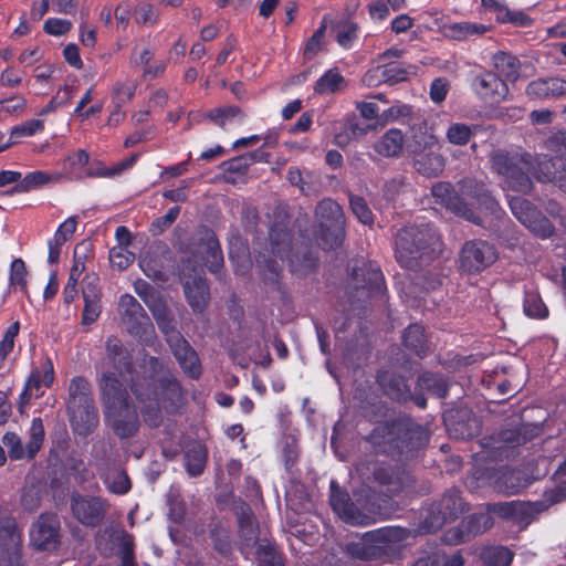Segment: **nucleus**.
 Wrapping results in <instances>:
<instances>
[{
  "instance_id": "1",
  "label": "nucleus",
  "mask_w": 566,
  "mask_h": 566,
  "mask_svg": "<svg viewBox=\"0 0 566 566\" xmlns=\"http://www.w3.org/2000/svg\"><path fill=\"white\" fill-rule=\"evenodd\" d=\"M367 482L378 484L386 490V493L377 492L370 485L365 486L356 494L358 509L368 516L369 524L375 522L376 517H387L398 503L394 497L412 499L418 495L417 481L408 467V462H396L390 465L388 462H381V465L375 467Z\"/></svg>"
},
{
  "instance_id": "2",
  "label": "nucleus",
  "mask_w": 566,
  "mask_h": 566,
  "mask_svg": "<svg viewBox=\"0 0 566 566\" xmlns=\"http://www.w3.org/2000/svg\"><path fill=\"white\" fill-rule=\"evenodd\" d=\"M145 376L132 379V390L139 401L145 422L158 427L163 420V410L169 411L180 399L177 380L164 373L163 365L149 357L143 366Z\"/></svg>"
},
{
  "instance_id": "3",
  "label": "nucleus",
  "mask_w": 566,
  "mask_h": 566,
  "mask_svg": "<svg viewBox=\"0 0 566 566\" xmlns=\"http://www.w3.org/2000/svg\"><path fill=\"white\" fill-rule=\"evenodd\" d=\"M99 388L105 407L107 422L120 438H127L137 432L139 420L137 411L128 403V395L119 378L111 371H104Z\"/></svg>"
},
{
  "instance_id": "4",
  "label": "nucleus",
  "mask_w": 566,
  "mask_h": 566,
  "mask_svg": "<svg viewBox=\"0 0 566 566\" xmlns=\"http://www.w3.org/2000/svg\"><path fill=\"white\" fill-rule=\"evenodd\" d=\"M530 512L531 502L512 501L488 504L485 511L474 512L462 518L458 525L446 530L441 541L447 545H460L469 542L472 537L483 534L494 524L492 513L510 518L518 513L528 515Z\"/></svg>"
},
{
  "instance_id": "5",
  "label": "nucleus",
  "mask_w": 566,
  "mask_h": 566,
  "mask_svg": "<svg viewBox=\"0 0 566 566\" xmlns=\"http://www.w3.org/2000/svg\"><path fill=\"white\" fill-rule=\"evenodd\" d=\"M469 188H471V185H463L461 187L462 193L470 200V205H478V213L468 207V202H464L454 195L450 184L439 182L434 185L432 187V195L449 210L476 224L483 223V218L488 216H500V208L496 200L486 190L480 189L473 193Z\"/></svg>"
},
{
  "instance_id": "6",
  "label": "nucleus",
  "mask_w": 566,
  "mask_h": 566,
  "mask_svg": "<svg viewBox=\"0 0 566 566\" xmlns=\"http://www.w3.org/2000/svg\"><path fill=\"white\" fill-rule=\"evenodd\" d=\"M411 532L401 526H384L366 532L357 542L347 544V553L363 562H386L394 546L409 538Z\"/></svg>"
},
{
  "instance_id": "7",
  "label": "nucleus",
  "mask_w": 566,
  "mask_h": 566,
  "mask_svg": "<svg viewBox=\"0 0 566 566\" xmlns=\"http://www.w3.org/2000/svg\"><path fill=\"white\" fill-rule=\"evenodd\" d=\"M488 462H475L467 484L471 489L492 486L503 494H516L530 483V476L522 470L512 469L507 464L495 469L484 465Z\"/></svg>"
},
{
  "instance_id": "8",
  "label": "nucleus",
  "mask_w": 566,
  "mask_h": 566,
  "mask_svg": "<svg viewBox=\"0 0 566 566\" xmlns=\"http://www.w3.org/2000/svg\"><path fill=\"white\" fill-rule=\"evenodd\" d=\"M491 169L503 178L507 191L522 192L530 188V159L520 149H495L490 153Z\"/></svg>"
},
{
  "instance_id": "9",
  "label": "nucleus",
  "mask_w": 566,
  "mask_h": 566,
  "mask_svg": "<svg viewBox=\"0 0 566 566\" xmlns=\"http://www.w3.org/2000/svg\"><path fill=\"white\" fill-rule=\"evenodd\" d=\"M67 412L73 430L87 434L98 423L90 382L80 376L71 379L69 386Z\"/></svg>"
},
{
  "instance_id": "10",
  "label": "nucleus",
  "mask_w": 566,
  "mask_h": 566,
  "mask_svg": "<svg viewBox=\"0 0 566 566\" xmlns=\"http://www.w3.org/2000/svg\"><path fill=\"white\" fill-rule=\"evenodd\" d=\"M467 511L469 503L462 497L461 491L452 486L421 513L420 527L426 533L436 532L447 522L458 520Z\"/></svg>"
},
{
  "instance_id": "11",
  "label": "nucleus",
  "mask_w": 566,
  "mask_h": 566,
  "mask_svg": "<svg viewBox=\"0 0 566 566\" xmlns=\"http://www.w3.org/2000/svg\"><path fill=\"white\" fill-rule=\"evenodd\" d=\"M439 247V238L430 227H407L401 229L396 240V258L402 266H411L412 261Z\"/></svg>"
},
{
  "instance_id": "12",
  "label": "nucleus",
  "mask_w": 566,
  "mask_h": 566,
  "mask_svg": "<svg viewBox=\"0 0 566 566\" xmlns=\"http://www.w3.org/2000/svg\"><path fill=\"white\" fill-rule=\"evenodd\" d=\"M316 214L321 219L322 242L325 249L338 247L344 238V214L340 206L332 199H325L316 208Z\"/></svg>"
},
{
  "instance_id": "13",
  "label": "nucleus",
  "mask_w": 566,
  "mask_h": 566,
  "mask_svg": "<svg viewBox=\"0 0 566 566\" xmlns=\"http://www.w3.org/2000/svg\"><path fill=\"white\" fill-rule=\"evenodd\" d=\"M154 315L159 327L165 333L167 342L171 347L172 353L177 360L179 361L184 371L192 378L199 377L201 373V367L195 350L189 346L187 340L184 339L178 332L169 327V324L164 316H161L157 312H154Z\"/></svg>"
},
{
  "instance_id": "14",
  "label": "nucleus",
  "mask_w": 566,
  "mask_h": 566,
  "mask_svg": "<svg viewBox=\"0 0 566 566\" xmlns=\"http://www.w3.org/2000/svg\"><path fill=\"white\" fill-rule=\"evenodd\" d=\"M44 440V428L40 418H34L29 430V440L23 443L15 432H7L2 443L9 455L15 460L33 459L41 449Z\"/></svg>"
},
{
  "instance_id": "15",
  "label": "nucleus",
  "mask_w": 566,
  "mask_h": 566,
  "mask_svg": "<svg viewBox=\"0 0 566 566\" xmlns=\"http://www.w3.org/2000/svg\"><path fill=\"white\" fill-rule=\"evenodd\" d=\"M0 566H22V532L10 516L0 518Z\"/></svg>"
},
{
  "instance_id": "16",
  "label": "nucleus",
  "mask_w": 566,
  "mask_h": 566,
  "mask_svg": "<svg viewBox=\"0 0 566 566\" xmlns=\"http://www.w3.org/2000/svg\"><path fill=\"white\" fill-rule=\"evenodd\" d=\"M122 323L132 335L148 340L154 334V327L142 305L132 295L124 294L119 298Z\"/></svg>"
},
{
  "instance_id": "17",
  "label": "nucleus",
  "mask_w": 566,
  "mask_h": 566,
  "mask_svg": "<svg viewBox=\"0 0 566 566\" xmlns=\"http://www.w3.org/2000/svg\"><path fill=\"white\" fill-rule=\"evenodd\" d=\"M232 510L237 517L239 551L242 555H248L259 543V523L251 506L245 501L241 499L234 501Z\"/></svg>"
},
{
  "instance_id": "18",
  "label": "nucleus",
  "mask_w": 566,
  "mask_h": 566,
  "mask_svg": "<svg viewBox=\"0 0 566 566\" xmlns=\"http://www.w3.org/2000/svg\"><path fill=\"white\" fill-rule=\"evenodd\" d=\"M75 520L87 527L98 526L106 515L107 501L101 496L73 493L70 502Z\"/></svg>"
},
{
  "instance_id": "19",
  "label": "nucleus",
  "mask_w": 566,
  "mask_h": 566,
  "mask_svg": "<svg viewBox=\"0 0 566 566\" xmlns=\"http://www.w3.org/2000/svg\"><path fill=\"white\" fill-rule=\"evenodd\" d=\"M60 520L54 513H43L30 530L31 545L41 552H52L60 545Z\"/></svg>"
},
{
  "instance_id": "20",
  "label": "nucleus",
  "mask_w": 566,
  "mask_h": 566,
  "mask_svg": "<svg viewBox=\"0 0 566 566\" xmlns=\"http://www.w3.org/2000/svg\"><path fill=\"white\" fill-rule=\"evenodd\" d=\"M181 282L189 305L195 312H201L209 297L202 269L195 266L191 260H187L181 268Z\"/></svg>"
},
{
  "instance_id": "21",
  "label": "nucleus",
  "mask_w": 566,
  "mask_h": 566,
  "mask_svg": "<svg viewBox=\"0 0 566 566\" xmlns=\"http://www.w3.org/2000/svg\"><path fill=\"white\" fill-rule=\"evenodd\" d=\"M90 156L85 150H78L66 158V174L73 178H83L87 176L96 177H113L122 174L125 169L130 168L137 160V155H133L129 159L123 160L112 168H102L97 171H90L86 169Z\"/></svg>"
},
{
  "instance_id": "22",
  "label": "nucleus",
  "mask_w": 566,
  "mask_h": 566,
  "mask_svg": "<svg viewBox=\"0 0 566 566\" xmlns=\"http://www.w3.org/2000/svg\"><path fill=\"white\" fill-rule=\"evenodd\" d=\"M329 504L345 523L360 526L369 524L368 516L358 509L357 502L354 503L349 494L338 488L335 481L331 482Z\"/></svg>"
},
{
  "instance_id": "23",
  "label": "nucleus",
  "mask_w": 566,
  "mask_h": 566,
  "mask_svg": "<svg viewBox=\"0 0 566 566\" xmlns=\"http://www.w3.org/2000/svg\"><path fill=\"white\" fill-rule=\"evenodd\" d=\"M496 259L492 245L484 241L468 242L461 253V268L468 272H480L491 265Z\"/></svg>"
},
{
  "instance_id": "24",
  "label": "nucleus",
  "mask_w": 566,
  "mask_h": 566,
  "mask_svg": "<svg viewBox=\"0 0 566 566\" xmlns=\"http://www.w3.org/2000/svg\"><path fill=\"white\" fill-rule=\"evenodd\" d=\"M208 538L213 551L226 559H230L234 552V539L230 525L219 518L208 524Z\"/></svg>"
},
{
  "instance_id": "25",
  "label": "nucleus",
  "mask_w": 566,
  "mask_h": 566,
  "mask_svg": "<svg viewBox=\"0 0 566 566\" xmlns=\"http://www.w3.org/2000/svg\"><path fill=\"white\" fill-rule=\"evenodd\" d=\"M476 94L486 103L496 104L504 101L509 94V87L504 81L494 73H483L473 83Z\"/></svg>"
},
{
  "instance_id": "26",
  "label": "nucleus",
  "mask_w": 566,
  "mask_h": 566,
  "mask_svg": "<svg viewBox=\"0 0 566 566\" xmlns=\"http://www.w3.org/2000/svg\"><path fill=\"white\" fill-rule=\"evenodd\" d=\"M555 486L546 490L543 500L533 501V516L546 511L549 506L566 501V462H560L553 475Z\"/></svg>"
},
{
  "instance_id": "27",
  "label": "nucleus",
  "mask_w": 566,
  "mask_h": 566,
  "mask_svg": "<svg viewBox=\"0 0 566 566\" xmlns=\"http://www.w3.org/2000/svg\"><path fill=\"white\" fill-rule=\"evenodd\" d=\"M62 179L63 174L59 171L34 170L21 178L14 187V191L29 192L44 186L59 184Z\"/></svg>"
},
{
  "instance_id": "28",
  "label": "nucleus",
  "mask_w": 566,
  "mask_h": 566,
  "mask_svg": "<svg viewBox=\"0 0 566 566\" xmlns=\"http://www.w3.org/2000/svg\"><path fill=\"white\" fill-rule=\"evenodd\" d=\"M484 9L495 13V19L500 23H511L515 27L526 25L528 17L521 10H511L504 0H481Z\"/></svg>"
},
{
  "instance_id": "29",
  "label": "nucleus",
  "mask_w": 566,
  "mask_h": 566,
  "mask_svg": "<svg viewBox=\"0 0 566 566\" xmlns=\"http://www.w3.org/2000/svg\"><path fill=\"white\" fill-rule=\"evenodd\" d=\"M405 145V136L398 128H390L384 133L375 143L374 150L381 157H398Z\"/></svg>"
},
{
  "instance_id": "30",
  "label": "nucleus",
  "mask_w": 566,
  "mask_h": 566,
  "mask_svg": "<svg viewBox=\"0 0 566 566\" xmlns=\"http://www.w3.org/2000/svg\"><path fill=\"white\" fill-rule=\"evenodd\" d=\"M112 464L107 467L102 475L104 484L111 493L127 494L132 489V482L126 469L119 464L116 465V462H112Z\"/></svg>"
},
{
  "instance_id": "31",
  "label": "nucleus",
  "mask_w": 566,
  "mask_h": 566,
  "mask_svg": "<svg viewBox=\"0 0 566 566\" xmlns=\"http://www.w3.org/2000/svg\"><path fill=\"white\" fill-rule=\"evenodd\" d=\"M403 80H406V72L396 64L376 66L363 77V82L367 86H375L380 82H400Z\"/></svg>"
},
{
  "instance_id": "32",
  "label": "nucleus",
  "mask_w": 566,
  "mask_h": 566,
  "mask_svg": "<svg viewBox=\"0 0 566 566\" xmlns=\"http://www.w3.org/2000/svg\"><path fill=\"white\" fill-rule=\"evenodd\" d=\"M416 169L428 177L437 176L444 168V158L440 150L419 153L413 156Z\"/></svg>"
},
{
  "instance_id": "33",
  "label": "nucleus",
  "mask_w": 566,
  "mask_h": 566,
  "mask_svg": "<svg viewBox=\"0 0 566 566\" xmlns=\"http://www.w3.org/2000/svg\"><path fill=\"white\" fill-rule=\"evenodd\" d=\"M533 94L541 98L566 96V81L558 77L539 78L533 82Z\"/></svg>"
},
{
  "instance_id": "34",
  "label": "nucleus",
  "mask_w": 566,
  "mask_h": 566,
  "mask_svg": "<svg viewBox=\"0 0 566 566\" xmlns=\"http://www.w3.org/2000/svg\"><path fill=\"white\" fill-rule=\"evenodd\" d=\"M44 129L43 120L29 119L10 129L9 140L0 146V153L19 143L23 137H31Z\"/></svg>"
},
{
  "instance_id": "35",
  "label": "nucleus",
  "mask_w": 566,
  "mask_h": 566,
  "mask_svg": "<svg viewBox=\"0 0 566 566\" xmlns=\"http://www.w3.org/2000/svg\"><path fill=\"white\" fill-rule=\"evenodd\" d=\"M54 381V367L50 358H45L40 367L34 368L25 384L39 394L42 386L50 387Z\"/></svg>"
},
{
  "instance_id": "36",
  "label": "nucleus",
  "mask_w": 566,
  "mask_h": 566,
  "mask_svg": "<svg viewBox=\"0 0 566 566\" xmlns=\"http://www.w3.org/2000/svg\"><path fill=\"white\" fill-rule=\"evenodd\" d=\"M480 558L483 566H509L513 559V553L505 546H486L482 548Z\"/></svg>"
},
{
  "instance_id": "37",
  "label": "nucleus",
  "mask_w": 566,
  "mask_h": 566,
  "mask_svg": "<svg viewBox=\"0 0 566 566\" xmlns=\"http://www.w3.org/2000/svg\"><path fill=\"white\" fill-rule=\"evenodd\" d=\"M493 65L499 75L506 81L514 82L518 77L520 64L515 56L505 52H497L493 56Z\"/></svg>"
},
{
  "instance_id": "38",
  "label": "nucleus",
  "mask_w": 566,
  "mask_h": 566,
  "mask_svg": "<svg viewBox=\"0 0 566 566\" xmlns=\"http://www.w3.org/2000/svg\"><path fill=\"white\" fill-rule=\"evenodd\" d=\"M345 87V78L336 70L331 69L325 72L315 83L314 91L317 94L326 95L336 93Z\"/></svg>"
},
{
  "instance_id": "39",
  "label": "nucleus",
  "mask_w": 566,
  "mask_h": 566,
  "mask_svg": "<svg viewBox=\"0 0 566 566\" xmlns=\"http://www.w3.org/2000/svg\"><path fill=\"white\" fill-rule=\"evenodd\" d=\"M84 297V311H83V323H94L101 313L99 294L98 291L90 284L83 291Z\"/></svg>"
},
{
  "instance_id": "40",
  "label": "nucleus",
  "mask_w": 566,
  "mask_h": 566,
  "mask_svg": "<svg viewBox=\"0 0 566 566\" xmlns=\"http://www.w3.org/2000/svg\"><path fill=\"white\" fill-rule=\"evenodd\" d=\"M489 28L481 23L469 21L453 23L448 27V34L454 40H467L474 35H482L488 32Z\"/></svg>"
},
{
  "instance_id": "41",
  "label": "nucleus",
  "mask_w": 566,
  "mask_h": 566,
  "mask_svg": "<svg viewBox=\"0 0 566 566\" xmlns=\"http://www.w3.org/2000/svg\"><path fill=\"white\" fill-rule=\"evenodd\" d=\"M527 190L516 193H507L509 205L515 218L526 228L531 227V207L522 195Z\"/></svg>"
},
{
  "instance_id": "42",
  "label": "nucleus",
  "mask_w": 566,
  "mask_h": 566,
  "mask_svg": "<svg viewBox=\"0 0 566 566\" xmlns=\"http://www.w3.org/2000/svg\"><path fill=\"white\" fill-rule=\"evenodd\" d=\"M255 555L259 566H285L283 553L273 543L259 544Z\"/></svg>"
},
{
  "instance_id": "43",
  "label": "nucleus",
  "mask_w": 566,
  "mask_h": 566,
  "mask_svg": "<svg viewBox=\"0 0 566 566\" xmlns=\"http://www.w3.org/2000/svg\"><path fill=\"white\" fill-rule=\"evenodd\" d=\"M116 543L119 546L118 555L120 557L122 566H137L134 535L126 531H122L116 536Z\"/></svg>"
},
{
  "instance_id": "44",
  "label": "nucleus",
  "mask_w": 566,
  "mask_h": 566,
  "mask_svg": "<svg viewBox=\"0 0 566 566\" xmlns=\"http://www.w3.org/2000/svg\"><path fill=\"white\" fill-rule=\"evenodd\" d=\"M408 148L412 156L419 155V153H428L440 150L441 145L436 135L432 133L415 134L413 140L408 144Z\"/></svg>"
},
{
  "instance_id": "45",
  "label": "nucleus",
  "mask_w": 566,
  "mask_h": 566,
  "mask_svg": "<svg viewBox=\"0 0 566 566\" xmlns=\"http://www.w3.org/2000/svg\"><path fill=\"white\" fill-rule=\"evenodd\" d=\"M135 82L129 78L117 80L112 88L113 106H123L129 102L135 93Z\"/></svg>"
},
{
  "instance_id": "46",
  "label": "nucleus",
  "mask_w": 566,
  "mask_h": 566,
  "mask_svg": "<svg viewBox=\"0 0 566 566\" xmlns=\"http://www.w3.org/2000/svg\"><path fill=\"white\" fill-rule=\"evenodd\" d=\"M418 385L421 390H427L439 398L446 397L448 392V382L443 378L430 373L421 375Z\"/></svg>"
},
{
  "instance_id": "47",
  "label": "nucleus",
  "mask_w": 566,
  "mask_h": 566,
  "mask_svg": "<svg viewBox=\"0 0 566 566\" xmlns=\"http://www.w3.org/2000/svg\"><path fill=\"white\" fill-rule=\"evenodd\" d=\"M199 252L206 253V256L201 259L205 260V264L209 268L210 271L217 272L222 265L223 259L221 250L218 241L212 235L207 239L206 244L200 248Z\"/></svg>"
},
{
  "instance_id": "48",
  "label": "nucleus",
  "mask_w": 566,
  "mask_h": 566,
  "mask_svg": "<svg viewBox=\"0 0 566 566\" xmlns=\"http://www.w3.org/2000/svg\"><path fill=\"white\" fill-rule=\"evenodd\" d=\"M473 134L474 130L470 125L452 123L446 132V138L452 145L463 146L470 142Z\"/></svg>"
},
{
  "instance_id": "49",
  "label": "nucleus",
  "mask_w": 566,
  "mask_h": 566,
  "mask_svg": "<svg viewBox=\"0 0 566 566\" xmlns=\"http://www.w3.org/2000/svg\"><path fill=\"white\" fill-rule=\"evenodd\" d=\"M563 164L560 158H545L538 163L537 179L542 181H560L563 179V171L558 170Z\"/></svg>"
},
{
  "instance_id": "50",
  "label": "nucleus",
  "mask_w": 566,
  "mask_h": 566,
  "mask_svg": "<svg viewBox=\"0 0 566 566\" xmlns=\"http://www.w3.org/2000/svg\"><path fill=\"white\" fill-rule=\"evenodd\" d=\"M444 422L450 436L457 439L471 438L478 431V421L475 419H469L465 423H455L451 422L450 416H446Z\"/></svg>"
},
{
  "instance_id": "51",
  "label": "nucleus",
  "mask_w": 566,
  "mask_h": 566,
  "mask_svg": "<svg viewBox=\"0 0 566 566\" xmlns=\"http://www.w3.org/2000/svg\"><path fill=\"white\" fill-rule=\"evenodd\" d=\"M108 259L112 268L122 271L134 262L135 253L126 248L113 247L109 250Z\"/></svg>"
},
{
  "instance_id": "52",
  "label": "nucleus",
  "mask_w": 566,
  "mask_h": 566,
  "mask_svg": "<svg viewBox=\"0 0 566 566\" xmlns=\"http://www.w3.org/2000/svg\"><path fill=\"white\" fill-rule=\"evenodd\" d=\"M210 118L219 126L226 127L229 124L242 122V115L237 107L218 108L210 113Z\"/></svg>"
},
{
  "instance_id": "53",
  "label": "nucleus",
  "mask_w": 566,
  "mask_h": 566,
  "mask_svg": "<svg viewBox=\"0 0 566 566\" xmlns=\"http://www.w3.org/2000/svg\"><path fill=\"white\" fill-rule=\"evenodd\" d=\"M20 332V323L18 321L10 324L4 331L0 340V359L4 360L7 356L13 350L14 340Z\"/></svg>"
},
{
  "instance_id": "54",
  "label": "nucleus",
  "mask_w": 566,
  "mask_h": 566,
  "mask_svg": "<svg viewBox=\"0 0 566 566\" xmlns=\"http://www.w3.org/2000/svg\"><path fill=\"white\" fill-rule=\"evenodd\" d=\"M158 17V10L149 2H139L135 8V21L139 24L153 25Z\"/></svg>"
},
{
  "instance_id": "55",
  "label": "nucleus",
  "mask_w": 566,
  "mask_h": 566,
  "mask_svg": "<svg viewBox=\"0 0 566 566\" xmlns=\"http://www.w3.org/2000/svg\"><path fill=\"white\" fill-rule=\"evenodd\" d=\"M411 115V107L407 104L396 103L388 109L384 111L379 119L382 125L397 122Z\"/></svg>"
},
{
  "instance_id": "56",
  "label": "nucleus",
  "mask_w": 566,
  "mask_h": 566,
  "mask_svg": "<svg viewBox=\"0 0 566 566\" xmlns=\"http://www.w3.org/2000/svg\"><path fill=\"white\" fill-rule=\"evenodd\" d=\"M358 27L353 22H345L337 27L336 38L340 46L348 49L352 48L354 41L357 39Z\"/></svg>"
},
{
  "instance_id": "57",
  "label": "nucleus",
  "mask_w": 566,
  "mask_h": 566,
  "mask_svg": "<svg viewBox=\"0 0 566 566\" xmlns=\"http://www.w3.org/2000/svg\"><path fill=\"white\" fill-rule=\"evenodd\" d=\"M403 343L407 347L415 349L420 353L423 345V328L418 324H411L408 326L403 334Z\"/></svg>"
},
{
  "instance_id": "58",
  "label": "nucleus",
  "mask_w": 566,
  "mask_h": 566,
  "mask_svg": "<svg viewBox=\"0 0 566 566\" xmlns=\"http://www.w3.org/2000/svg\"><path fill=\"white\" fill-rule=\"evenodd\" d=\"M349 203H350V209H352L353 213L357 217V219L363 224H368V226L373 224V222H374L373 213H371L370 209L368 208L366 201L363 198L352 196Z\"/></svg>"
},
{
  "instance_id": "59",
  "label": "nucleus",
  "mask_w": 566,
  "mask_h": 566,
  "mask_svg": "<svg viewBox=\"0 0 566 566\" xmlns=\"http://www.w3.org/2000/svg\"><path fill=\"white\" fill-rule=\"evenodd\" d=\"M27 268L21 259H15L10 268V283L14 287L24 290L27 287Z\"/></svg>"
},
{
  "instance_id": "60",
  "label": "nucleus",
  "mask_w": 566,
  "mask_h": 566,
  "mask_svg": "<svg viewBox=\"0 0 566 566\" xmlns=\"http://www.w3.org/2000/svg\"><path fill=\"white\" fill-rule=\"evenodd\" d=\"M72 28L71 21L60 18H50L44 22V31L54 36H60L67 33Z\"/></svg>"
},
{
  "instance_id": "61",
  "label": "nucleus",
  "mask_w": 566,
  "mask_h": 566,
  "mask_svg": "<svg viewBox=\"0 0 566 566\" xmlns=\"http://www.w3.org/2000/svg\"><path fill=\"white\" fill-rule=\"evenodd\" d=\"M81 271L82 270L80 269L78 264H75L70 272L67 283L63 290V298L66 304L72 303L77 295L76 285Z\"/></svg>"
},
{
  "instance_id": "62",
  "label": "nucleus",
  "mask_w": 566,
  "mask_h": 566,
  "mask_svg": "<svg viewBox=\"0 0 566 566\" xmlns=\"http://www.w3.org/2000/svg\"><path fill=\"white\" fill-rule=\"evenodd\" d=\"M409 442L407 444L410 449H416L424 446L428 442V432L419 424L411 423L408 426Z\"/></svg>"
},
{
  "instance_id": "63",
  "label": "nucleus",
  "mask_w": 566,
  "mask_h": 566,
  "mask_svg": "<svg viewBox=\"0 0 566 566\" xmlns=\"http://www.w3.org/2000/svg\"><path fill=\"white\" fill-rule=\"evenodd\" d=\"M25 106V98L19 95H14L0 101V112H6L12 115L22 113Z\"/></svg>"
},
{
  "instance_id": "64",
  "label": "nucleus",
  "mask_w": 566,
  "mask_h": 566,
  "mask_svg": "<svg viewBox=\"0 0 566 566\" xmlns=\"http://www.w3.org/2000/svg\"><path fill=\"white\" fill-rule=\"evenodd\" d=\"M76 229V220L75 218H67L64 222L60 224L57 230L54 233L52 239L56 240V242L64 243L73 235Z\"/></svg>"
}]
</instances>
